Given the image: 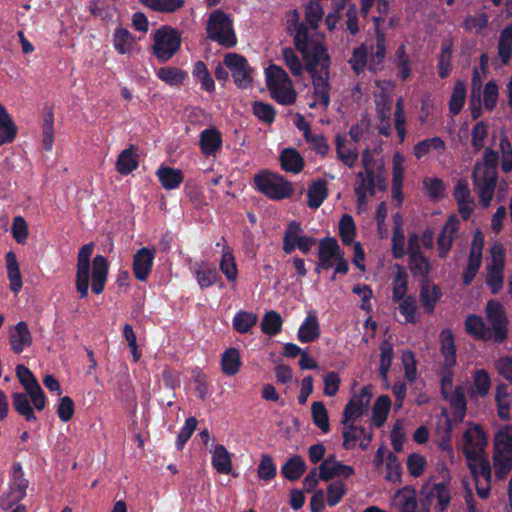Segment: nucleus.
Returning a JSON list of instances; mask_svg holds the SVG:
<instances>
[{"mask_svg": "<svg viewBox=\"0 0 512 512\" xmlns=\"http://www.w3.org/2000/svg\"><path fill=\"white\" fill-rule=\"evenodd\" d=\"M486 317L491 327L477 314H470L465 319V330L476 340H493L502 343L508 336L509 319L505 307L498 300H488Z\"/></svg>", "mask_w": 512, "mask_h": 512, "instance_id": "obj_1", "label": "nucleus"}, {"mask_svg": "<svg viewBox=\"0 0 512 512\" xmlns=\"http://www.w3.org/2000/svg\"><path fill=\"white\" fill-rule=\"evenodd\" d=\"M500 155L494 148L486 147L481 162H476L472 171V184L479 196L481 207L491 205L498 184Z\"/></svg>", "mask_w": 512, "mask_h": 512, "instance_id": "obj_2", "label": "nucleus"}, {"mask_svg": "<svg viewBox=\"0 0 512 512\" xmlns=\"http://www.w3.org/2000/svg\"><path fill=\"white\" fill-rule=\"evenodd\" d=\"M329 60L325 45L320 42L312 45L311 61L307 62V70L312 75L314 98L323 107L330 104Z\"/></svg>", "mask_w": 512, "mask_h": 512, "instance_id": "obj_3", "label": "nucleus"}, {"mask_svg": "<svg viewBox=\"0 0 512 512\" xmlns=\"http://www.w3.org/2000/svg\"><path fill=\"white\" fill-rule=\"evenodd\" d=\"M206 33L210 40L216 41L225 48H233L238 43L233 20L228 13L223 12L222 8H216L209 14Z\"/></svg>", "mask_w": 512, "mask_h": 512, "instance_id": "obj_4", "label": "nucleus"}, {"mask_svg": "<svg viewBox=\"0 0 512 512\" xmlns=\"http://www.w3.org/2000/svg\"><path fill=\"white\" fill-rule=\"evenodd\" d=\"M254 182L257 190L273 200L292 197L295 188L284 175L274 174L269 170H262L254 175Z\"/></svg>", "mask_w": 512, "mask_h": 512, "instance_id": "obj_5", "label": "nucleus"}, {"mask_svg": "<svg viewBox=\"0 0 512 512\" xmlns=\"http://www.w3.org/2000/svg\"><path fill=\"white\" fill-rule=\"evenodd\" d=\"M152 52L159 62H168L180 50L181 36L176 28L162 25L152 35Z\"/></svg>", "mask_w": 512, "mask_h": 512, "instance_id": "obj_6", "label": "nucleus"}, {"mask_svg": "<svg viewBox=\"0 0 512 512\" xmlns=\"http://www.w3.org/2000/svg\"><path fill=\"white\" fill-rule=\"evenodd\" d=\"M421 495L422 507L425 512H430L431 507L436 512H445L452 499L450 486L445 481L432 484L429 488L428 486H423Z\"/></svg>", "mask_w": 512, "mask_h": 512, "instance_id": "obj_7", "label": "nucleus"}, {"mask_svg": "<svg viewBox=\"0 0 512 512\" xmlns=\"http://www.w3.org/2000/svg\"><path fill=\"white\" fill-rule=\"evenodd\" d=\"M315 244H317V238L303 234L301 223L291 221L287 225L282 244V250L286 254H291L295 249H299L303 254H308Z\"/></svg>", "mask_w": 512, "mask_h": 512, "instance_id": "obj_8", "label": "nucleus"}, {"mask_svg": "<svg viewBox=\"0 0 512 512\" xmlns=\"http://www.w3.org/2000/svg\"><path fill=\"white\" fill-rule=\"evenodd\" d=\"M364 172H358L356 175L355 194L359 205L366 203L368 195L373 197L376 193L375 169L372 165V159L369 156V150H365L362 156Z\"/></svg>", "mask_w": 512, "mask_h": 512, "instance_id": "obj_9", "label": "nucleus"}, {"mask_svg": "<svg viewBox=\"0 0 512 512\" xmlns=\"http://www.w3.org/2000/svg\"><path fill=\"white\" fill-rule=\"evenodd\" d=\"M224 65L232 74L233 80L240 89H247L253 83L252 72L247 57L237 52H228L224 56Z\"/></svg>", "mask_w": 512, "mask_h": 512, "instance_id": "obj_10", "label": "nucleus"}, {"mask_svg": "<svg viewBox=\"0 0 512 512\" xmlns=\"http://www.w3.org/2000/svg\"><path fill=\"white\" fill-rule=\"evenodd\" d=\"M94 243L81 246L77 256L76 290L80 298H87L90 288L91 257Z\"/></svg>", "mask_w": 512, "mask_h": 512, "instance_id": "obj_11", "label": "nucleus"}, {"mask_svg": "<svg viewBox=\"0 0 512 512\" xmlns=\"http://www.w3.org/2000/svg\"><path fill=\"white\" fill-rule=\"evenodd\" d=\"M29 481L24 476V471L20 462H15L12 466V480L9 485L7 494H3L0 498V506L2 509H10L13 504H17L24 499L27 494Z\"/></svg>", "mask_w": 512, "mask_h": 512, "instance_id": "obj_12", "label": "nucleus"}, {"mask_svg": "<svg viewBox=\"0 0 512 512\" xmlns=\"http://www.w3.org/2000/svg\"><path fill=\"white\" fill-rule=\"evenodd\" d=\"M504 268L505 250L502 245H493L491 247V262L487 265L486 283L494 295L503 288Z\"/></svg>", "mask_w": 512, "mask_h": 512, "instance_id": "obj_13", "label": "nucleus"}, {"mask_svg": "<svg viewBox=\"0 0 512 512\" xmlns=\"http://www.w3.org/2000/svg\"><path fill=\"white\" fill-rule=\"evenodd\" d=\"M464 439V454L469 468L471 463H474L480 455L481 451L487 446L488 435L481 425H472L465 430L463 434Z\"/></svg>", "mask_w": 512, "mask_h": 512, "instance_id": "obj_14", "label": "nucleus"}, {"mask_svg": "<svg viewBox=\"0 0 512 512\" xmlns=\"http://www.w3.org/2000/svg\"><path fill=\"white\" fill-rule=\"evenodd\" d=\"M372 395L371 386H363L358 395L350 397L343 410L342 425H347L352 418H361Z\"/></svg>", "mask_w": 512, "mask_h": 512, "instance_id": "obj_15", "label": "nucleus"}, {"mask_svg": "<svg viewBox=\"0 0 512 512\" xmlns=\"http://www.w3.org/2000/svg\"><path fill=\"white\" fill-rule=\"evenodd\" d=\"M155 259V251L142 246L136 251L133 257L132 272L139 281H146L149 278Z\"/></svg>", "mask_w": 512, "mask_h": 512, "instance_id": "obj_16", "label": "nucleus"}, {"mask_svg": "<svg viewBox=\"0 0 512 512\" xmlns=\"http://www.w3.org/2000/svg\"><path fill=\"white\" fill-rule=\"evenodd\" d=\"M477 239L478 234H474V239L472 241V245L468 256V263L462 274V283H464L465 286H468V284L472 283L473 279H475V277L477 276L478 270L482 265V251L484 247V240H481L479 245L477 246Z\"/></svg>", "mask_w": 512, "mask_h": 512, "instance_id": "obj_17", "label": "nucleus"}, {"mask_svg": "<svg viewBox=\"0 0 512 512\" xmlns=\"http://www.w3.org/2000/svg\"><path fill=\"white\" fill-rule=\"evenodd\" d=\"M33 342V335L29 330L26 320H19L17 324L9 329V343L15 354H21L26 347Z\"/></svg>", "mask_w": 512, "mask_h": 512, "instance_id": "obj_18", "label": "nucleus"}, {"mask_svg": "<svg viewBox=\"0 0 512 512\" xmlns=\"http://www.w3.org/2000/svg\"><path fill=\"white\" fill-rule=\"evenodd\" d=\"M109 262L103 255H96L92 261V283L91 289L96 295L103 293L108 276H109Z\"/></svg>", "mask_w": 512, "mask_h": 512, "instance_id": "obj_19", "label": "nucleus"}, {"mask_svg": "<svg viewBox=\"0 0 512 512\" xmlns=\"http://www.w3.org/2000/svg\"><path fill=\"white\" fill-rule=\"evenodd\" d=\"M443 293L439 285L431 283L429 277L420 283V299L426 313H433Z\"/></svg>", "mask_w": 512, "mask_h": 512, "instance_id": "obj_20", "label": "nucleus"}, {"mask_svg": "<svg viewBox=\"0 0 512 512\" xmlns=\"http://www.w3.org/2000/svg\"><path fill=\"white\" fill-rule=\"evenodd\" d=\"M321 335V327L318 321V316L314 310L308 312L305 319L302 321L301 326L297 331V338L300 342L308 343L314 342Z\"/></svg>", "mask_w": 512, "mask_h": 512, "instance_id": "obj_21", "label": "nucleus"}, {"mask_svg": "<svg viewBox=\"0 0 512 512\" xmlns=\"http://www.w3.org/2000/svg\"><path fill=\"white\" fill-rule=\"evenodd\" d=\"M223 146V138L221 132L213 126L212 128H205L200 133L199 147L202 153L206 156L216 154Z\"/></svg>", "mask_w": 512, "mask_h": 512, "instance_id": "obj_22", "label": "nucleus"}, {"mask_svg": "<svg viewBox=\"0 0 512 512\" xmlns=\"http://www.w3.org/2000/svg\"><path fill=\"white\" fill-rule=\"evenodd\" d=\"M440 351L443 356V362L448 365L457 364V347L455 336L452 329L445 327L439 333Z\"/></svg>", "mask_w": 512, "mask_h": 512, "instance_id": "obj_23", "label": "nucleus"}, {"mask_svg": "<svg viewBox=\"0 0 512 512\" xmlns=\"http://www.w3.org/2000/svg\"><path fill=\"white\" fill-rule=\"evenodd\" d=\"M279 163L282 170L290 173H300L305 166V158L296 148H283L279 154Z\"/></svg>", "mask_w": 512, "mask_h": 512, "instance_id": "obj_24", "label": "nucleus"}, {"mask_svg": "<svg viewBox=\"0 0 512 512\" xmlns=\"http://www.w3.org/2000/svg\"><path fill=\"white\" fill-rule=\"evenodd\" d=\"M394 499L399 505L400 512H420L417 491L413 486H404L398 489Z\"/></svg>", "mask_w": 512, "mask_h": 512, "instance_id": "obj_25", "label": "nucleus"}, {"mask_svg": "<svg viewBox=\"0 0 512 512\" xmlns=\"http://www.w3.org/2000/svg\"><path fill=\"white\" fill-rule=\"evenodd\" d=\"M329 195L328 182L325 179L312 180L307 190V205L311 208L321 207Z\"/></svg>", "mask_w": 512, "mask_h": 512, "instance_id": "obj_26", "label": "nucleus"}, {"mask_svg": "<svg viewBox=\"0 0 512 512\" xmlns=\"http://www.w3.org/2000/svg\"><path fill=\"white\" fill-rule=\"evenodd\" d=\"M315 40L309 39V28L306 24H296V32L294 34V44L297 50H300L306 60V65L309 60H312L313 45Z\"/></svg>", "mask_w": 512, "mask_h": 512, "instance_id": "obj_27", "label": "nucleus"}, {"mask_svg": "<svg viewBox=\"0 0 512 512\" xmlns=\"http://www.w3.org/2000/svg\"><path fill=\"white\" fill-rule=\"evenodd\" d=\"M139 166V157L134 145L122 150L116 159V170L121 175H129L131 171L136 170Z\"/></svg>", "mask_w": 512, "mask_h": 512, "instance_id": "obj_28", "label": "nucleus"}, {"mask_svg": "<svg viewBox=\"0 0 512 512\" xmlns=\"http://www.w3.org/2000/svg\"><path fill=\"white\" fill-rule=\"evenodd\" d=\"M7 277L10 281V289L14 293H19L23 288V278L21 274L20 264L14 251L6 253Z\"/></svg>", "mask_w": 512, "mask_h": 512, "instance_id": "obj_29", "label": "nucleus"}, {"mask_svg": "<svg viewBox=\"0 0 512 512\" xmlns=\"http://www.w3.org/2000/svg\"><path fill=\"white\" fill-rule=\"evenodd\" d=\"M156 176L161 183V186L166 190H174V188L180 187L183 179V170L173 169V167H165L161 165L157 171Z\"/></svg>", "mask_w": 512, "mask_h": 512, "instance_id": "obj_30", "label": "nucleus"}, {"mask_svg": "<svg viewBox=\"0 0 512 512\" xmlns=\"http://www.w3.org/2000/svg\"><path fill=\"white\" fill-rule=\"evenodd\" d=\"M17 134V125H15L4 104L0 103V144L12 143Z\"/></svg>", "mask_w": 512, "mask_h": 512, "instance_id": "obj_31", "label": "nucleus"}, {"mask_svg": "<svg viewBox=\"0 0 512 512\" xmlns=\"http://www.w3.org/2000/svg\"><path fill=\"white\" fill-rule=\"evenodd\" d=\"M448 403L451 406L456 421H462L467 412V399L462 385L455 386L448 395Z\"/></svg>", "mask_w": 512, "mask_h": 512, "instance_id": "obj_32", "label": "nucleus"}, {"mask_svg": "<svg viewBox=\"0 0 512 512\" xmlns=\"http://www.w3.org/2000/svg\"><path fill=\"white\" fill-rule=\"evenodd\" d=\"M12 406L26 421H36L37 417L27 391L25 393L23 391H14L12 393Z\"/></svg>", "mask_w": 512, "mask_h": 512, "instance_id": "obj_33", "label": "nucleus"}, {"mask_svg": "<svg viewBox=\"0 0 512 512\" xmlns=\"http://www.w3.org/2000/svg\"><path fill=\"white\" fill-rule=\"evenodd\" d=\"M307 466L302 456L289 457L282 465L280 472L285 479L298 480L301 479L303 473L306 472Z\"/></svg>", "mask_w": 512, "mask_h": 512, "instance_id": "obj_34", "label": "nucleus"}, {"mask_svg": "<svg viewBox=\"0 0 512 512\" xmlns=\"http://www.w3.org/2000/svg\"><path fill=\"white\" fill-rule=\"evenodd\" d=\"M497 52L503 65H507L512 57V24L502 28L497 40Z\"/></svg>", "mask_w": 512, "mask_h": 512, "instance_id": "obj_35", "label": "nucleus"}, {"mask_svg": "<svg viewBox=\"0 0 512 512\" xmlns=\"http://www.w3.org/2000/svg\"><path fill=\"white\" fill-rule=\"evenodd\" d=\"M392 400L389 395H380L376 398L372 406V425L381 428L384 425L389 411L391 409Z\"/></svg>", "mask_w": 512, "mask_h": 512, "instance_id": "obj_36", "label": "nucleus"}, {"mask_svg": "<svg viewBox=\"0 0 512 512\" xmlns=\"http://www.w3.org/2000/svg\"><path fill=\"white\" fill-rule=\"evenodd\" d=\"M212 465L217 472H232V456L223 444H216L212 450Z\"/></svg>", "mask_w": 512, "mask_h": 512, "instance_id": "obj_37", "label": "nucleus"}, {"mask_svg": "<svg viewBox=\"0 0 512 512\" xmlns=\"http://www.w3.org/2000/svg\"><path fill=\"white\" fill-rule=\"evenodd\" d=\"M397 272L395 273L392 281V301L401 303L404 296L408 293L409 282L408 274L402 265H396Z\"/></svg>", "mask_w": 512, "mask_h": 512, "instance_id": "obj_38", "label": "nucleus"}, {"mask_svg": "<svg viewBox=\"0 0 512 512\" xmlns=\"http://www.w3.org/2000/svg\"><path fill=\"white\" fill-rule=\"evenodd\" d=\"M55 115L53 108H49L43 115L42 122V147L51 151L55 141Z\"/></svg>", "mask_w": 512, "mask_h": 512, "instance_id": "obj_39", "label": "nucleus"}, {"mask_svg": "<svg viewBox=\"0 0 512 512\" xmlns=\"http://www.w3.org/2000/svg\"><path fill=\"white\" fill-rule=\"evenodd\" d=\"M394 349L393 344L385 339L380 344V365L379 375L382 381L388 386V373L393 363Z\"/></svg>", "mask_w": 512, "mask_h": 512, "instance_id": "obj_40", "label": "nucleus"}, {"mask_svg": "<svg viewBox=\"0 0 512 512\" xmlns=\"http://www.w3.org/2000/svg\"><path fill=\"white\" fill-rule=\"evenodd\" d=\"M321 246V266L324 269H330V267L335 266V258L338 254V242L336 238H331V236H327L320 240Z\"/></svg>", "mask_w": 512, "mask_h": 512, "instance_id": "obj_41", "label": "nucleus"}, {"mask_svg": "<svg viewBox=\"0 0 512 512\" xmlns=\"http://www.w3.org/2000/svg\"><path fill=\"white\" fill-rule=\"evenodd\" d=\"M242 366L241 354L237 348L225 349L221 355V368L224 374L234 375L239 372Z\"/></svg>", "mask_w": 512, "mask_h": 512, "instance_id": "obj_42", "label": "nucleus"}, {"mask_svg": "<svg viewBox=\"0 0 512 512\" xmlns=\"http://www.w3.org/2000/svg\"><path fill=\"white\" fill-rule=\"evenodd\" d=\"M470 471L476 484L481 482V480L492 479V466L485 449L483 452H480L476 461L471 464Z\"/></svg>", "mask_w": 512, "mask_h": 512, "instance_id": "obj_43", "label": "nucleus"}, {"mask_svg": "<svg viewBox=\"0 0 512 512\" xmlns=\"http://www.w3.org/2000/svg\"><path fill=\"white\" fill-rule=\"evenodd\" d=\"M282 82H290L289 74H287L283 67L271 64L266 69V86L272 97H274V90L279 89Z\"/></svg>", "mask_w": 512, "mask_h": 512, "instance_id": "obj_44", "label": "nucleus"}, {"mask_svg": "<svg viewBox=\"0 0 512 512\" xmlns=\"http://www.w3.org/2000/svg\"><path fill=\"white\" fill-rule=\"evenodd\" d=\"M260 327L263 333L274 337V335H277L282 330L283 317L280 316L277 310H268L261 319Z\"/></svg>", "mask_w": 512, "mask_h": 512, "instance_id": "obj_45", "label": "nucleus"}, {"mask_svg": "<svg viewBox=\"0 0 512 512\" xmlns=\"http://www.w3.org/2000/svg\"><path fill=\"white\" fill-rule=\"evenodd\" d=\"M134 41L135 37H133L128 28L117 27L113 31V44L115 49L121 55H125V53H130V51H132Z\"/></svg>", "mask_w": 512, "mask_h": 512, "instance_id": "obj_46", "label": "nucleus"}, {"mask_svg": "<svg viewBox=\"0 0 512 512\" xmlns=\"http://www.w3.org/2000/svg\"><path fill=\"white\" fill-rule=\"evenodd\" d=\"M467 89L461 79H457L449 100V110L453 116L459 114L465 105Z\"/></svg>", "mask_w": 512, "mask_h": 512, "instance_id": "obj_47", "label": "nucleus"}, {"mask_svg": "<svg viewBox=\"0 0 512 512\" xmlns=\"http://www.w3.org/2000/svg\"><path fill=\"white\" fill-rule=\"evenodd\" d=\"M258 321L257 314L248 310H238L232 319V327L236 332L247 333Z\"/></svg>", "mask_w": 512, "mask_h": 512, "instance_id": "obj_48", "label": "nucleus"}, {"mask_svg": "<svg viewBox=\"0 0 512 512\" xmlns=\"http://www.w3.org/2000/svg\"><path fill=\"white\" fill-rule=\"evenodd\" d=\"M494 446H499L500 451L510 459L512 465V425H504L494 435Z\"/></svg>", "mask_w": 512, "mask_h": 512, "instance_id": "obj_49", "label": "nucleus"}, {"mask_svg": "<svg viewBox=\"0 0 512 512\" xmlns=\"http://www.w3.org/2000/svg\"><path fill=\"white\" fill-rule=\"evenodd\" d=\"M336 152L337 158H339L344 165L349 166V168L356 165L359 153L356 151V148L346 147V138L342 137V135L336 136Z\"/></svg>", "mask_w": 512, "mask_h": 512, "instance_id": "obj_50", "label": "nucleus"}, {"mask_svg": "<svg viewBox=\"0 0 512 512\" xmlns=\"http://www.w3.org/2000/svg\"><path fill=\"white\" fill-rule=\"evenodd\" d=\"M220 269L221 272L224 273L228 281H236L238 277V266L235 262V257L229 246H224L222 250Z\"/></svg>", "mask_w": 512, "mask_h": 512, "instance_id": "obj_51", "label": "nucleus"}, {"mask_svg": "<svg viewBox=\"0 0 512 512\" xmlns=\"http://www.w3.org/2000/svg\"><path fill=\"white\" fill-rule=\"evenodd\" d=\"M410 271L413 276H421L423 279L429 276L431 271V262L427 256L424 255L421 246H419L416 253L412 257Z\"/></svg>", "mask_w": 512, "mask_h": 512, "instance_id": "obj_52", "label": "nucleus"}, {"mask_svg": "<svg viewBox=\"0 0 512 512\" xmlns=\"http://www.w3.org/2000/svg\"><path fill=\"white\" fill-rule=\"evenodd\" d=\"M156 75L166 84L178 85L183 84L188 74L180 67L164 66L157 70Z\"/></svg>", "mask_w": 512, "mask_h": 512, "instance_id": "obj_53", "label": "nucleus"}, {"mask_svg": "<svg viewBox=\"0 0 512 512\" xmlns=\"http://www.w3.org/2000/svg\"><path fill=\"white\" fill-rule=\"evenodd\" d=\"M192 75L195 79H198L201 83V88L206 90V92H214L215 90V82L211 77L210 71L206 62L197 61L193 65Z\"/></svg>", "mask_w": 512, "mask_h": 512, "instance_id": "obj_54", "label": "nucleus"}, {"mask_svg": "<svg viewBox=\"0 0 512 512\" xmlns=\"http://www.w3.org/2000/svg\"><path fill=\"white\" fill-rule=\"evenodd\" d=\"M356 235V225L351 214H343L339 221V236L346 246L353 244Z\"/></svg>", "mask_w": 512, "mask_h": 512, "instance_id": "obj_55", "label": "nucleus"}, {"mask_svg": "<svg viewBox=\"0 0 512 512\" xmlns=\"http://www.w3.org/2000/svg\"><path fill=\"white\" fill-rule=\"evenodd\" d=\"M140 2L158 13H174L185 4V0H140Z\"/></svg>", "mask_w": 512, "mask_h": 512, "instance_id": "obj_56", "label": "nucleus"}, {"mask_svg": "<svg viewBox=\"0 0 512 512\" xmlns=\"http://www.w3.org/2000/svg\"><path fill=\"white\" fill-rule=\"evenodd\" d=\"M311 413H312V422L318 428L323 431V433H328L330 429L329 424V415L327 411V407L323 402H313L311 404Z\"/></svg>", "mask_w": 512, "mask_h": 512, "instance_id": "obj_57", "label": "nucleus"}, {"mask_svg": "<svg viewBox=\"0 0 512 512\" xmlns=\"http://www.w3.org/2000/svg\"><path fill=\"white\" fill-rule=\"evenodd\" d=\"M493 464L494 474L499 480L505 479L506 475H508V473H510L512 470L510 459L504 456L503 452L500 450V447H494Z\"/></svg>", "mask_w": 512, "mask_h": 512, "instance_id": "obj_58", "label": "nucleus"}, {"mask_svg": "<svg viewBox=\"0 0 512 512\" xmlns=\"http://www.w3.org/2000/svg\"><path fill=\"white\" fill-rule=\"evenodd\" d=\"M454 366H448L447 363H442L439 366L440 375V393L444 397L445 401H448L451 388L453 387L454 379Z\"/></svg>", "mask_w": 512, "mask_h": 512, "instance_id": "obj_59", "label": "nucleus"}, {"mask_svg": "<svg viewBox=\"0 0 512 512\" xmlns=\"http://www.w3.org/2000/svg\"><path fill=\"white\" fill-rule=\"evenodd\" d=\"M252 112L260 121L266 124H272L275 121L277 110L273 104L264 103V101H254L252 104Z\"/></svg>", "mask_w": 512, "mask_h": 512, "instance_id": "obj_60", "label": "nucleus"}, {"mask_svg": "<svg viewBox=\"0 0 512 512\" xmlns=\"http://www.w3.org/2000/svg\"><path fill=\"white\" fill-rule=\"evenodd\" d=\"M368 60V48L366 44H360L358 47L353 49L350 59L349 65L352 67L353 71L359 75V73L363 72L366 68Z\"/></svg>", "mask_w": 512, "mask_h": 512, "instance_id": "obj_61", "label": "nucleus"}, {"mask_svg": "<svg viewBox=\"0 0 512 512\" xmlns=\"http://www.w3.org/2000/svg\"><path fill=\"white\" fill-rule=\"evenodd\" d=\"M453 49L452 45H442L438 58V75L442 79L449 77L452 71Z\"/></svg>", "mask_w": 512, "mask_h": 512, "instance_id": "obj_62", "label": "nucleus"}, {"mask_svg": "<svg viewBox=\"0 0 512 512\" xmlns=\"http://www.w3.org/2000/svg\"><path fill=\"white\" fill-rule=\"evenodd\" d=\"M277 466L270 454H262L257 467V476L262 480H271L276 477Z\"/></svg>", "mask_w": 512, "mask_h": 512, "instance_id": "obj_63", "label": "nucleus"}, {"mask_svg": "<svg viewBox=\"0 0 512 512\" xmlns=\"http://www.w3.org/2000/svg\"><path fill=\"white\" fill-rule=\"evenodd\" d=\"M499 149L502 153L501 169L504 173H510L512 171V144L505 133L500 137Z\"/></svg>", "mask_w": 512, "mask_h": 512, "instance_id": "obj_64", "label": "nucleus"}]
</instances>
